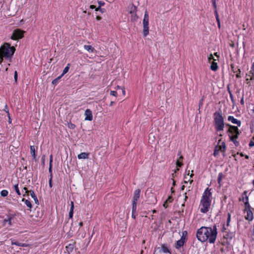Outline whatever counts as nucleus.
<instances>
[{"label":"nucleus","mask_w":254,"mask_h":254,"mask_svg":"<svg viewBox=\"0 0 254 254\" xmlns=\"http://www.w3.org/2000/svg\"><path fill=\"white\" fill-rule=\"evenodd\" d=\"M143 26V35L144 37H146L149 34V26Z\"/></svg>","instance_id":"obj_22"},{"label":"nucleus","mask_w":254,"mask_h":254,"mask_svg":"<svg viewBox=\"0 0 254 254\" xmlns=\"http://www.w3.org/2000/svg\"><path fill=\"white\" fill-rule=\"evenodd\" d=\"M135 212H132L131 217H132V218H133V219H135V218H136V216H135Z\"/></svg>","instance_id":"obj_57"},{"label":"nucleus","mask_w":254,"mask_h":254,"mask_svg":"<svg viewBox=\"0 0 254 254\" xmlns=\"http://www.w3.org/2000/svg\"><path fill=\"white\" fill-rule=\"evenodd\" d=\"M136 12L130 13L131 15V20L132 21H135L138 19V16L136 13Z\"/></svg>","instance_id":"obj_28"},{"label":"nucleus","mask_w":254,"mask_h":254,"mask_svg":"<svg viewBox=\"0 0 254 254\" xmlns=\"http://www.w3.org/2000/svg\"><path fill=\"white\" fill-rule=\"evenodd\" d=\"M249 145L250 147L254 146V142L253 141H251L249 143Z\"/></svg>","instance_id":"obj_55"},{"label":"nucleus","mask_w":254,"mask_h":254,"mask_svg":"<svg viewBox=\"0 0 254 254\" xmlns=\"http://www.w3.org/2000/svg\"><path fill=\"white\" fill-rule=\"evenodd\" d=\"M250 80H254V62L251 66L250 71L246 74V81H247V84L249 83Z\"/></svg>","instance_id":"obj_8"},{"label":"nucleus","mask_w":254,"mask_h":254,"mask_svg":"<svg viewBox=\"0 0 254 254\" xmlns=\"http://www.w3.org/2000/svg\"><path fill=\"white\" fill-rule=\"evenodd\" d=\"M152 197L153 198V200H152L151 203H152L153 204H155L157 202V199H156V197L153 195H152Z\"/></svg>","instance_id":"obj_48"},{"label":"nucleus","mask_w":254,"mask_h":254,"mask_svg":"<svg viewBox=\"0 0 254 254\" xmlns=\"http://www.w3.org/2000/svg\"><path fill=\"white\" fill-rule=\"evenodd\" d=\"M218 146V149L219 150V151H221V152H224L226 149V145L224 142H222V144Z\"/></svg>","instance_id":"obj_24"},{"label":"nucleus","mask_w":254,"mask_h":254,"mask_svg":"<svg viewBox=\"0 0 254 254\" xmlns=\"http://www.w3.org/2000/svg\"><path fill=\"white\" fill-rule=\"evenodd\" d=\"M241 201H242L244 203L247 201H249V198L247 195V191H245L242 195L241 198L240 199Z\"/></svg>","instance_id":"obj_15"},{"label":"nucleus","mask_w":254,"mask_h":254,"mask_svg":"<svg viewBox=\"0 0 254 254\" xmlns=\"http://www.w3.org/2000/svg\"><path fill=\"white\" fill-rule=\"evenodd\" d=\"M136 204L137 202H132V212H135L136 210Z\"/></svg>","instance_id":"obj_36"},{"label":"nucleus","mask_w":254,"mask_h":254,"mask_svg":"<svg viewBox=\"0 0 254 254\" xmlns=\"http://www.w3.org/2000/svg\"><path fill=\"white\" fill-rule=\"evenodd\" d=\"M110 94H111V95H112L114 96H115V97H116L117 96V92L116 91H111L110 92Z\"/></svg>","instance_id":"obj_46"},{"label":"nucleus","mask_w":254,"mask_h":254,"mask_svg":"<svg viewBox=\"0 0 254 254\" xmlns=\"http://www.w3.org/2000/svg\"><path fill=\"white\" fill-rule=\"evenodd\" d=\"M15 51V48L14 46H11L8 43H4L0 48V63L5 59H11L13 54Z\"/></svg>","instance_id":"obj_3"},{"label":"nucleus","mask_w":254,"mask_h":254,"mask_svg":"<svg viewBox=\"0 0 254 254\" xmlns=\"http://www.w3.org/2000/svg\"><path fill=\"white\" fill-rule=\"evenodd\" d=\"M214 125L217 132L223 131L224 128V120L221 111L213 113Z\"/></svg>","instance_id":"obj_4"},{"label":"nucleus","mask_w":254,"mask_h":254,"mask_svg":"<svg viewBox=\"0 0 254 254\" xmlns=\"http://www.w3.org/2000/svg\"><path fill=\"white\" fill-rule=\"evenodd\" d=\"M66 249H70L71 250L72 249V245L71 244H69L68 246L66 247Z\"/></svg>","instance_id":"obj_54"},{"label":"nucleus","mask_w":254,"mask_h":254,"mask_svg":"<svg viewBox=\"0 0 254 254\" xmlns=\"http://www.w3.org/2000/svg\"><path fill=\"white\" fill-rule=\"evenodd\" d=\"M219 150L218 149V146H216L214 149L213 155L214 156H217L218 154H219Z\"/></svg>","instance_id":"obj_38"},{"label":"nucleus","mask_w":254,"mask_h":254,"mask_svg":"<svg viewBox=\"0 0 254 254\" xmlns=\"http://www.w3.org/2000/svg\"><path fill=\"white\" fill-rule=\"evenodd\" d=\"M23 190L25 191V193L23 194V196H25L26 194L28 195V193H29V190H28L26 187L23 188Z\"/></svg>","instance_id":"obj_45"},{"label":"nucleus","mask_w":254,"mask_h":254,"mask_svg":"<svg viewBox=\"0 0 254 254\" xmlns=\"http://www.w3.org/2000/svg\"><path fill=\"white\" fill-rule=\"evenodd\" d=\"M241 104L242 105H244V97H242L241 100Z\"/></svg>","instance_id":"obj_56"},{"label":"nucleus","mask_w":254,"mask_h":254,"mask_svg":"<svg viewBox=\"0 0 254 254\" xmlns=\"http://www.w3.org/2000/svg\"><path fill=\"white\" fill-rule=\"evenodd\" d=\"M214 55H215V56L217 58V59H218V58H219V55H218V53H214ZM217 60H218V59H217Z\"/></svg>","instance_id":"obj_64"},{"label":"nucleus","mask_w":254,"mask_h":254,"mask_svg":"<svg viewBox=\"0 0 254 254\" xmlns=\"http://www.w3.org/2000/svg\"><path fill=\"white\" fill-rule=\"evenodd\" d=\"M224 176L222 173H219L217 181H218V183L219 184L220 187L221 186V185H222V184H221V182L222 178H224Z\"/></svg>","instance_id":"obj_27"},{"label":"nucleus","mask_w":254,"mask_h":254,"mask_svg":"<svg viewBox=\"0 0 254 254\" xmlns=\"http://www.w3.org/2000/svg\"><path fill=\"white\" fill-rule=\"evenodd\" d=\"M143 25H149V15L147 11H145L144 13L143 19Z\"/></svg>","instance_id":"obj_13"},{"label":"nucleus","mask_w":254,"mask_h":254,"mask_svg":"<svg viewBox=\"0 0 254 254\" xmlns=\"http://www.w3.org/2000/svg\"><path fill=\"white\" fill-rule=\"evenodd\" d=\"M160 252H159V248L155 249L153 254H160Z\"/></svg>","instance_id":"obj_51"},{"label":"nucleus","mask_w":254,"mask_h":254,"mask_svg":"<svg viewBox=\"0 0 254 254\" xmlns=\"http://www.w3.org/2000/svg\"><path fill=\"white\" fill-rule=\"evenodd\" d=\"M84 48L86 50H87V51H88L89 52H90V53H93L94 51V48H93L90 45H84Z\"/></svg>","instance_id":"obj_23"},{"label":"nucleus","mask_w":254,"mask_h":254,"mask_svg":"<svg viewBox=\"0 0 254 254\" xmlns=\"http://www.w3.org/2000/svg\"><path fill=\"white\" fill-rule=\"evenodd\" d=\"M230 219H231V215L230 213H228V218H227V226H228L229 225Z\"/></svg>","instance_id":"obj_39"},{"label":"nucleus","mask_w":254,"mask_h":254,"mask_svg":"<svg viewBox=\"0 0 254 254\" xmlns=\"http://www.w3.org/2000/svg\"><path fill=\"white\" fill-rule=\"evenodd\" d=\"M140 190L137 189L134 191L132 202H137L140 196Z\"/></svg>","instance_id":"obj_11"},{"label":"nucleus","mask_w":254,"mask_h":254,"mask_svg":"<svg viewBox=\"0 0 254 254\" xmlns=\"http://www.w3.org/2000/svg\"><path fill=\"white\" fill-rule=\"evenodd\" d=\"M24 33V31H22L19 29L14 30L12 33V35L11 36V39L14 40L21 39L23 37Z\"/></svg>","instance_id":"obj_6"},{"label":"nucleus","mask_w":254,"mask_h":254,"mask_svg":"<svg viewBox=\"0 0 254 254\" xmlns=\"http://www.w3.org/2000/svg\"><path fill=\"white\" fill-rule=\"evenodd\" d=\"M121 90L122 91V92L124 95H125L126 94V91L124 88H121Z\"/></svg>","instance_id":"obj_53"},{"label":"nucleus","mask_w":254,"mask_h":254,"mask_svg":"<svg viewBox=\"0 0 254 254\" xmlns=\"http://www.w3.org/2000/svg\"><path fill=\"white\" fill-rule=\"evenodd\" d=\"M89 154L86 152H82L78 154L77 157L79 159H87L88 158Z\"/></svg>","instance_id":"obj_20"},{"label":"nucleus","mask_w":254,"mask_h":254,"mask_svg":"<svg viewBox=\"0 0 254 254\" xmlns=\"http://www.w3.org/2000/svg\"><path fill=\"white\" fill-rule=\"evenodd\" d=\"M228 121L231 122L233 124H236L238 126V127H240L241 126V122L240 120H238L237 119H235L232 116H229L228 117Z\"/></svg>","instance_id":"obj_9"},{"label":"nucleus","mask_w":254,"mask_h":254,"mask_svg":"<svg viewBox=\"0 0 254 254\" xmlns=\"http://www.w3.org/2000/svg\"><path fill=\"white\" fill-rule=\"evenodd\" d=\"M90 8L91 9H94V8H95V5H91L90 6Z\"/></svg>","instance_id":"obj_61"},{"label":"nucleus","mask_w":254,"mask_h":254,"mask_svg":"<svg viewBox=\"0 0 254 254\" xmlns=\"http://www.w3.org/2000/svg\"><path fill=\"white\" fill-rule=\"evenodd\" d=\"M84 115L85 116V120L91 121L93 119V115L90 109H86L85 111Z\"/></svg>","instance_id":"obj_10"},{"label":"nucleus","mask_w":254,"mask_h":254,"mask_svg":"<svg viewBox=\"0 0 254 254\" xmlns=\"http://www.w3.org/2000/svg\"><path fill=\"white\" fill-rule=\"evenodd\" d=\"M188 179L186 177H185L184 183L187 184L188 182Z\"/></svg>","instance_id":"obj_58"},{"label":"nucleus","mask_w":254,"mask_h":254,"mask_svg":"<svg viewBox=\"0 0 254 254\" xmlns=\"http://www.w3.org/2000/svg\"><path fill=\"white\" fill-rule=\"evenodd\" d=\"M68 127L70 129H74L75 127V126L71 123L68 124Z\"/></svg>","instance_id":"obj_40"},{"label":"nucleus","mask_w":254,"mask_h":254,"mask_svg":"<svg viewBox=\"0 0 254 254\" xmlns=\"http://www.w3.org/2000/svg\"><path fill=\"white\" fill-rule=\"evenodd\" d=\"M215 16H216V21H217V24H218V27L219 28H220V19H219V15H218V14L217 13V11H215Z\"/></svg>","instance_id":"obj_30"},{"label":"nucleus","mask_w":254,"mask_h":254,"mask_svg":"<svg viewBox=\"0 0 254 254\" xmlns=\"http://www.w3.org/2000/svg\"><path fill=\"white\" fill-rule=\"evenodd\" d=\"M211 63L210 69L213 71H216L218 68L217 63L215 61H212Z\"/></svg>","instance_id":"obj_17"},{"label":"nucleus","mask_w":254,"mask_h":254,"mask_svg":"<svg viewBox=\"0 0 254 254\" xmlns=\"http://www.w3.org/2000/svg\"><path fill=\"white\" fill-rule=\"evenodd\" d=\"M29 193H30L31 196L33 198L35 203L37 204H39L38 199L36 194H35L34 191L33 190H29Z\"/></svg>","instance_id":"obj_19"},{"label":"nucleus","mask_w":254,"mask_h":254,"mask_svg":"<svg viewBox=\"0 0 254 254\" xmlns=\"http://www.w3.org/2000/svg\"><path fill=\"white\" fill-rule=\"evenodd\" d=\"M96 11H100L101 12L103 13L105 11V9L101 8L100 6L95 9Z\"/></svg>","instance_id":"obj_42"},{"label":"nucleus","mask_w":254,"mask_h":254,"mask_svg":"<svg viewBox=\"0 0 254 254\" xmlns=\"http://www.w3.org/2000/svg\"><path fill=\"white\" fill-rule=\"evenodd\" d=\"M70 208L69 212V218H72L73 217V209H74V203L73 201L70 202Z\"/></svg>","instance_id":"obj_21"},{"label":"nucleus","mask_w":254,"mask_h":254,"mask_svg":"<svg viewBox=\"0 0 254 254\" xmlns=\"http://www.w3.org/2000/svg\"><path fill=\"white\" fill-rule=\"evenodd\" d=\"M247 215L245 216V219L249 221H252L253 219V213L251 210L246 211Z\"/></svg>","instance_id":"obj_12"},{"label":"nucleus","mask_w":254,"mask_h":254,"mask_svg":"<svg viewBox=\"0 0 254 254\" xmlns=\"http://www.w3.org/2000/svg\"><path fill=\"white\" fill-rule=\"evenodd\" d=\"M14 77L15 81L17 82V72L16 71H15V72H14Z\"/></svg>","instance_id":"obj_49"},{"label":"nucleus","mask_w":254,"mask_h":254,"mask_svg":"<svg viewBox=\"0 0 254 254\" xmlns=\"http://www.w3.org/2000/svg\"><path fill=\"white\" fill-rule=\"evenodd\" d=\"M22 201L24 202L26 205L30 209L32 207V205L30 201L27 199H25L23 198L22 200Z\"/></svg>","instance_id":"obj_25"},{"label":"nucleus","mask_w":254,"mask_h":254,"mask_svg":"<svg viewBox=\"0 0 254 254\" xmlns=\"http://www.w3.org/2000/svg\"><path fill=\"white\" fill-rule=\"evenodd\" d=\"M49 171L50 173L52 172V164H51V163L50 164V166H49Z\"/></svg>","instance_id":"obj_59"},{"label":"nucleus","mask_w":254,"mask_h":254,"mask_svg":"<svg viewBox=\"0 0 254 254\" xmlns=\"http://www.w3.org/2000/svg\"><path fill=\"white\" fill-rule=\"evenodd\" d=\"M8 191L5 190H3L0 192V194L2 196L5 197L8 195Z\"/></svg>","instance_id":"obj_33"},{"label":"nucleus","mask_w":254,"mask_h":254,"mask_svg":"<svg viewBox=\"0 0 254 254\" xmlns=\"http://www.w3.org/2000/svg\"><path fill=\"white\" fill-rule=\"evenodd\" d=\"M52 175H51V178L49 180V186L50 188H52Z\"/></svg>","instance_id":"obj_50"},{"label":"nucleus","mask_w":254,"mask_h":254,"mask_svg":"<svg viewBox=\"0 0 254 254\" xmlns=\"http://www.w3.org/2000/svg\"><path fill=\"white\" fill-rule=\"evenodd\" d=\"M229 127L228 132L229 133V136L230 140L234 142L235 145L237 146L239 142L236 141L239 135V129L237 127L232 126L229 124L227 125Z\"/></svg>","instance_id":"obj_5"},{"label":"nucleus","mask_w":254,"mask_h":254,"mask_svg":"<svg viewBox=\"0 0 254 254\" xmlns=\"http://www.w3.org/2000/svg\"><path fill=\"white\" fill-rule=\"evenodd\" d=\"M173 200V198L172 196H169L167 199L166 200V202H171Z\"/></svg>","instance_id":"obj_47"},{"label":"nucleus","mask_w":254,"mask_h":254,"mask_svg":"<svg viewBox=\"0 0 254 254\" xmlns=\"http://www.w3.org/2000/svg\"><path fill=\"white\" fill-rule=\"evenodd\" d=\"M167 202H166V201L163 204V206L165 207V208H167V205H166V203Z\"/></svg>","instance_id":"obj_63"},{"label":"nucleus","mask_w":254,"mask_h":254,"mask_svg":"<svg viewBox=\"0 0 254 254\" xmlns=\"http://www.w3.org/2000/svg\"><path fill=\"white\" fill-rule=\"evenodd\" d=\"M212 201V193L210 189L206 188L202 196L199 204L200 211L203 213H207L210 209Z\"/></svg>","instance_id":"obj_2"},{"label":"nucleus","mask_w":254,"mask_h":254,"mask_svg":"<svg viewBox=\"0 0 254 254\" xmlns=\"http://www.w3.org/2000/svg\"><path fill=\"white\" fill-rule=\"evenodd\" d=\"M217 61V59H214L213 56L212 54H210L208 57V61L209 63H211V61Z\"/></svg>","instance_id":"obj_32"},{"label":"nucleus","mask_w":254,"mask_h":254,"mask_svg":"<svg viewBox=\"0 0 254 254\" xmlns=\"http://www.w3.org/2000/svg\"><path fill=\"white\" fill-rule=\"evenodd\" d=\"M187 231H184L183 232L182 236H181V239L177 241L176 244L175 248L177 249H179L180 248L183 246L186 240V237L187 235Z\"/></svg>","instance_id":"obj_7"},{"label":"nucleus","mask_w":254,"mask_h":254,"mask_svg":"<svg viewBox=\"0 0 254 254\" xmlns=\"http://www.w3.org/2000/svg\"><path fill=\"white\" fill-rule=\"evenodd\" d=\"M98 3L99 4V6L101 7V6H103L104 5L105 3L103 1H100L98 2Z\"/></svg>","instance_id":"obj_52"},{"label":"nucleus","mask_w":254,"mask_h":254,"mask_svg":"<svg viewBox=\"0 0 254 254\" xmlns=\"http://www.w3.org/2000/svg\"><path fill=\"white\" fill-rule=\"evenodd\" d=\"M4 221L5 222H7L9 225L11 224V218L9 217L7 219H4Z\"/></svg>","instance_id":"obj_41"},{"label":"nucleus","mask_w":254,"mask_h":254,"mask_svg":"<svg viewBox=\"0 0 254 254\" xmlns=\"http://www.w3.org/2000/svg\"><path fill=\"white\" fill-rule=\"evenodd\" d=\"M245 204V211L251 210V206L249 203V201L246 202Z\"/></svg>","instance_id":"obj_35"},{"label":"nucleus","mask_w":254,"mask_h":254,"mask_svg":"<svg viewBox=\"0 0 254 254\" xmlns=\"http://www.w3.org/2000/svg\"><path fill=\"white\" fill-rule=\"evenodd\" d=\"M101 17L100 16H97V17H96V19H97V20H101Z\"/></svg>","instance_id":"obj_62"},{"label":"nucleus","mask_w":254,"mask_h":254,"mask_svg":"<svg viewBox=\"0 0 254 254\" xmlns=\"http://www.w3.org/2000/svg\"><path fill=\"white\" fill-rule=\"evenodd\" d=\"M196 236L198 240L201 242L208 241L210 244H213L217 236L216 226L215 225L212 227L202 226L197 230Z\"/></svg>","instance_id":"obj_1"},{"label":"nucleus","mask_w":254,"mask_h":254,"mask_svg":"<svg viewBox=\"0 0 254 254\" xmlns=\"http://www.w3.org/2000/svg\"><path fill=\"white\" fill-rule=\"evenodd\" d=\"M237 72H237V74L236 75V76L237 78H239L241 77V71L240 69H238Z\"/></svg>","instance_id":"obj_43"},{"label":"nucleus","mask_w":254,"mask_h":254,"mask_svg":"<svg viewBox=\"0 0 254 254\" xmlns=\"http://www.w3.org/2000/svg\"><path fill=\"white\" fill-rule=\"evenodd\" d=\"M183 159V157L182 155L180 156V157L178 160H180V161H182Z\"/></svg>","instance_id":"obj_60"},{"label":"nucleus","mask_w":254,"mask_h":254,"mask_svg":"<svg viewBox=\"0 0 254 254\" xmlns=\"http://www.w3.org/2000/svg\"><path fill=\"white\" fill-rule=\"evenodd\" d=\"M11 244L12 245H16L22 247H27L28 245L25 243H21L15 241L14 240H11Z\"/></svg>","instance_id":"obj_14"},{"label":"nucleus","mask_w":254,"mask_h":254,"mask_svg":"<svg viewBox=\"0 0 254 254\" xmlns=\"http://www.w3.org/2000/svg\"><path fill=\"white\" fill-rule=\"evenodd\" d=\"M62 77V75L58 76L57 78H56L54 80H53L52 83L53 84H56L58 82L59 80Z\"/></svg>","instance_id":"obj_37"},{"label":"nucleus","mask_w":254,"mask_h":254,"mask_svg":"<svg viewBox=\"0 0 254 254\" xmlns=\"http://www.w3.org/2000/svg\"><path fill=\"white\" fill-rule=\"evenodd\" d=\"M176 165H177V167H181L183 165V163L181 161H180V160H177V162H176ZM179 168H177L176 170L175 171V172H176V171H178L179 170Z\"/></svg>","instance_id":"obj_34"},{"label":"nucleus","mask_w":254,"mask_h":254,"mask_svg":"<svg viewBox=\"0 0 254 254\" xmlns=\"http://www.w3.org/2000/svg\"><path fill=\"white\" fill-rule=\"evenodd\" d=\"M128 9L129 13L130 14L131 13L136 12L137 8L135 5L131 4L128 6Z\"/></svg>","instance_id":"obj_18"},{"label":"nucleus","mask_w":254,"mask_h":254,"mask_svg":"<svg viewBox=\"0 0 254 254\" xmlns=\"http://www.w3.org/2000/svg\"><path fill=\"white\" fill-rule=\"evenodd\" d=\"M14 190L15 191H16V193L18 195H21V192L19 190V188H18V184H15L14 186Z\"/></svg>","instance_id":"obj_31"},{"label":"nucleus","mask_w":254,"mask_h":254,"mask_svg":"<svg viewBox=\"0 0 254 254\" xmlns=\"http://www.w3.org/2000/svg\"><path fill=\"white\" fill-rule=\"evenodd\" d=\"M159 252H163L164 253H168L170 252L169 250L167 248V247L163 244L161 246V249L159 248Z\"/></svg>","instance_id":"obj_16"},{"label":"nucleus","mask_w":254,"mask_h":254,"mask_svg":"<svg viewBox=\"0 0 254 254\" xmlns=\"http://www.w3.org/2000/svg\"><path fill=\"white\" fill-rule=\"evenodd\" d=\"M69 66H70V64H67V65L64 69V70L63 71V73L61 75H62L63 76L64 75L65 73H66L69 70Z\"/></svg>","instance_id":"obj_29"},{"label":"nucleus","mask_w":254,"mask_h":254,"mask_svg":"<svg viewBox=\"0 0 254 254\" xmlns=\"http://www.w3.org/2000/svg\"><path fill=\"white\" fill-rule=\"evenodd\" d=\"M30 153L34 159L36 158L35 149L34 146H30Z\"/></svg>","instance_id":"obj_26"},{"label":"nucleus","mask_w":254,"mask_h":254,"mask_svg":"<svg viewBox=\"0 0 254 254\" xmlns=\"http://www.w3.org/2000/svg\"><path fill=\"white\" fill-rule=\"evenodd\" d=\"M229 93L230 94V99H231L232 102L233 103H234L233 95L232 93H231V91L229 90Z\"/></svg>","instance_id":"obj_44"}]
</instances>
